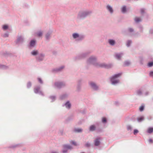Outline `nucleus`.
I'll return each mask as SVG.
<instances>
[{
	"label": "nucleus",
	"instance_id": "nucleus-1",
	"mask_svg": "<svg viewBox=\"0 0 153 153\" xmlns=\"http://www.w3.org/2000/svg\"><path fill=\"white\" fill-rule=\"evenodd\" d=\"M92 13L91 10H81L78 14L77 18L79 19H83L91 14Z\"/></svg>",
	"mask_w": 153,
	"mask_h": 153
},
{
	"label": "nucleus",
	"instance_id": "nucleus-2",
	"mask_svg": "<svg viewBox=\"0 0 153 153\" xmlns=\"http://www.w3.org/2000/svg\"><path fill=\"white\" fill-rule=\"evenodd\" d=\"M122 75V73L115 74L110 78L111 83L114 85H116L120 83V80L118 78Z\"/></svg>",
	"mask_w": 153,
	"mask_h": 153
},
{
	"label": "nucleus",
	"instance_id": "nucleus-3",
	"mask_svg": "<svg viewBox=\"0 0 153 153\" xmlns=\"http://www.w3.org/2000/svg\"><path fill=\"white\" fill-rule=\"evenodd\" d=\"M97 57L94 56H90L87 60V63L88 64H92L98 67V64L100 63L97 62Z\"/></svg>",
	"mask_w": 153,
	"mask_h": 153
},
{
	"label": "nucleus",
	"instance_id": "nucleus-4",
	"mask_svg": "<svg viewBox=\"0 0 153 153\" xmlns=\"http://www.w3.org/2000/svg\"><path fill=\"white\" fill-rule=\"evenodd\" d=\"M66 85L65 82L58 81L54 83L53 86L55 88L60 89L66 86Z\"/></svg>",
	"mask_w": 153,
	"mask_h": 153
},
{
	"label": "nucleus",
	"instance_id": "nucleus-5",
	"mask_svg": "<svg viewBox=\"0 0 153 153\" xmlns=\"http://www.w3.org/2000/svg\"><path fill=\"white\" fill-rule=\"evenodd\" d=\"M100 125V123H96L95 125H91L89 128V131H96L97 132H101L102 130L101 128H99L98 127Z\"/></svg>",
	"mask_w": 153,
	"mask_h": 153
},
{
	"label": "nucleus",
	"instance_id": "nucleus-6",
	"mask_svg": "<svg viewBox=\"0 0 153 153\" xmlns=\"http://www.w3.org/2000/svg\"><path fill=\"white\" fill-rule=\"evenodd\" d=\"M73 38L77 41L83 40L85 37L84 35L77 33H74L72 34Z\"/></svg>",
	"mask_w": 153,
	"mask_h": 153
},
{
	"label": "nucleus",
	"instance_id": "nucleus-7",
	"mask_svg": "<svg viewBox=\"0 0 153 153\" xmlns=\"http://www.w3.org/2000/svg\"><path fill=\"white\" fill-rule=\"evenodd\" d=\"M91 53V52L90 51H87L81 53L77 55L75 59L76 60L84 59L87 56Z\"/></svg>",
	"mask_w": 153,
	"mask_h": 153
},
{
	"label": "nucleus",
	"instance_id": "nucleus-8",
	"mask_svg": "<svg viewBox=\"0 0 153 153\" xmlns=\"http://www.w3.org/2000/svg\"><path fill=\"white\" fill-rule=\"evenodd\" d=\"M45 57V54L44 53H40L36 57V61L38 62H40L43 61Z\"/></svg>",
	"mask_w": 153,
	"mask_h": 153
},
{
	"label": "nucleus",
	"instance_id": "nucleus-9",
	"mask_svg": "<svg viewBox=\"0 0 153 153\" xmlns=\"http://www.w3.org/2000/svg\"><path fill=\"white\" fill-rule=\"evenodd\" d=\"M98 65V67L105 68L107 69L111 68L113 66V65L112 63L106 64L105 63H99Z\"/></svg>",
	"mask_w": 153,
	"mask_h": 153
},
{
	"label": "nucleus",
	"instance_id": "nucleus-10",
	"mask_svg": "<svg viewBox=\"0 0 153 153\" xmlns=\"http://www.w3.org/2000/svg\"><path fill=\"white\" fill-rule=\"evenodd\" d=\"M63 149L62 153H68V150H71L73 149L72 146L69 145L65 144L63 146Z\"/></svg>",
	"mask_w": 153,
	"mask_h": 153
},
{
	"label": "nucleus",
	"instance_id": "nucleus-11",
	"mask_svg": "<svg viewBox=\"0 0 153 153\" xmlns=\"http://www.w3.org/2000/svg\"><path fill=\"white\" fill-rule=\"evenodd\" d=\"M90 87L94 90L97 91L99 90V86L96 83L93 81H90L88 83Z\"/></svg>",
	"mask_w": 153,
	"mask_h": 153
},
{
	"label": "nucleus",
	"instance_id": "nucleus-12",
	"mask_svg": "<svg viewBox=\"0 0 153 153\" xmlns=\"http://www.w3.org/2000/svg\"><path fill=\"white\" fill-rule=\"evenodd\" d=\"M24 41V38L23 36H18L16 41V44L19 45L22 43Z\"/></svg>",
	"mask_w": 153,
	"mask_h": 153
},
{
	"label": "nucleus",
	"instance_id": "nucleus-13",
	"mask_svg": "<svg viewBox=\"0 0 153 153\" xmlns=\"http://www.w3.org/2000/svg\"><path fill=\"white\" fill-rule=\"evenodd\" d=\"M40 86H37L36 87L34 88V92L36 94H39L40 95L42 96H44L43 92L40 91Z\"/></svg>",
	"mask_w": 153,
	"mask_h": 153
},
{
	"label": "nucleus",
	"instance_id": "nucleus-14",
	"mask_svg": "<svg viewBox=\"0 0 153 153\" xmlns=\"http://www.w3.org/2000/svg\"><path fill=\"white\" fill-rule=\"evenodd\" d=\"M124 53L120 52L119 53H116L115 54V58L118 60H121V58L124 55Z\"/></svg>",
	"mask_w": 153,
	"mask_h": 153
},
{
	"label": "nucleus",
	"instance_id": "nucleus-15",
	"mask_svg": "<svg viewBox=\"0 0 153 153\" xmlns=\"http://www.w3.org/2000/svg\"><path fill=\"white\" fill-rule=\"evenodd\" d=\"M40 53L39 51L37 49H34L32 50L30 52L31 55L36 57Z\"/></svg>",
	"mask_w": 153,
	"mask_h": 153
},
{
	"label": "nucleus",
	"instance_id": "nucleus-16",
	"mask_svg": "<svg viewBox=\"0 0 153 153\" xmlns=\"http://www.w3.org/2000/svg\"><path fill=\"white\" fill-rule=\"evenodd\" d=\"M52 33V31H49L46 33L45 34V38L48 41L50 39Z\"/></svg>",
	"mask_w": 153,
	"mask_h": 153
},
{
	"label": "nucleus",
	"instance_id": "nucleus-17",
	"mask_svg": "<svg viewBox=\"0 0 153 153\" xmlns=\"http://www.w3.org/2000/svg\"><path fill=\"white\" fill-rule=\"evenodd\" d=\"M71 104L69 101H67L65 103L63 104L62 105L63 107L65 106V108L68 110L71 109Z\"/></svg>",
	"mask_w": 153,
	"mask_h": 153
},
{
	"label": "nucleus",
	"instance_id": "nucleus-18",
	"mask_svg": "<svg viewBox=\"0 0 153 153\" xmlns=\"http://www.w3.org/2000/svg\"><path fill=\"white\" fill-rule=\"evenodd\" d=\"M101 138L100 137L97 138L94 140V145L95 146H98L100 145Z\"/></svg>",
	"mask_w": 153,
	"mask_h": 153
},
{
	"label": "nucleus",
	"instance_id": "nucleus-19",
	"mask_svg": "<svg viewBox=\"0 0 153 153\" xmlns=\"http://www.w3.org/2000/svg\"><path fill=\"white\" fill-rule=\"evenodd\" d=\"M36 41L35 40H32L29 42V46L30 48H33L36 45Z\"/></svg>",
	"mask_w": 153,
	"mask_h": 153
},
{
	"label": "nucleus",
	"instance_id": "nucleus-20",
	"mask_svg": "<svg viewBox=\"0 0 153 153\" xmlns=\"http://www.w3.org/2000/svg\"><path fill=\"white\" fill-rule=\"evenodd\" d=\"M108 42L109 45L112 46H114L116 44L115 41L113 39H109Z\"/></svg>",
	"mask_w": 153,
	"mask_h": 153
},
{
	"label": "nucleus",
	"instance_id": "nucleus-21",
	"mask_svg": "<svg viewBox=\"0 0 153 153\" xmlns=\"http://www.w3.org/2000/svg\"><path fill=\"white\" fill-rule=\"evenodd\" d=\"M68 95L66 94H64L61 95L59 97V99L61 100H64L67 97Z\"/></svg>",
	"mask_w": 153,
	"mask_h": 153
},
{
	"label": "nucleus",
	"instance_id": "nucleus-22",
	"mask_svg": "<svg viewBox=\"0 0 153 153\" xmlns=\"http://www.w3.org/2000/svg\"><path fill=\"white\" fill-rule=\"evenodd\" d=\"M36 35L38 37H40L42 36L43 34V32L41 30L38 31L36 33Z\"/></svg>",
	"mask_w": 153,
	"mask_h": 153
},
{
	"label": "nucleus",
	"instance_id": "nucleus-23",
	"mask_svg": "<svg viewBox=\"0 0 153 153\" xmlns=\"http://www.w3.org/2000/svg\"><path fill=\"white\" fill-rule=\"evenodd\" d=\"M49 98L51 100V102H52L55 101L56 99V96H55L53 95L50 96L49 97Z\"/></svg>",
	"mask_w": 153,
	"mask_h": 153
},
{
	"label": "nucleus",
	"instance_id": "nucleus-24",
	"mask_svg": "<svg viewBox=\"0 0 153 153\" xmlns=\"http://www.w3.org/2000/svg\"><path fill=\"white\" fill-rule=\"evenodd\" d=\"M65 67L64 65H62L57 68L58 72L62 71L65 68Z\"/></svg>",
	"mask_w": 153,
	"mask_h": 153
},
{
	"label": "nucleus",
	"instance_id": "nucleus-25",
	"mask_svg": "<svg viewBox=\"0 0 153 153\" xmlns=\"http://www.w3.org/2000/svg\"><path fill=\"white\" fill-rule=\"evenodd\" d=\"M65 67L64 65H62L57 68L58 72L62 71L65 68Z\"/></svg>",
	"mask_w": 153,
	"mask_h": 153
},
{
	"label": "nucleus",
	"instance_id": "nucleus-26",
	"mask_svg": "<svg viewBox=\"0 0 153 153\" xmlns=\"http://www.w3.org/2000/svg\"><path fill=\"white\" fill-rule=\"evenodd\" d=\"M144 118L143 116L138 117L137 118V120L138 122H141L144 120Z\"/></svg>",
	"mask_w": 153,
	"mask_h": 153
},
{
	"label": "nucleus",
	"instance_id": "nucleus-27",
	"mask_svg": "<svg viewBox=\"0 0 153 153\" xmlns=\"http://www.w3.org/2000/svg\"><path fill=\"white\" fill-rule=\"evenodd\" d=\"M132 42V41L131 40H128L127 42L126 43V45L127 47H129L130 46Z\"/></svg>",
	"mask_w": 153,
	"mask_h": 153
},
{
	"label": "nucleus",
	"instance_id": "nucleus-28",
	"mask_svg": "<svg viewBox=\"0 0 153 153\" xmlns=\"http://www.w3.org/2000/svg\"><path fill=\"white\" fill-rule=\"evenodd\" d=\"M51 71L52 73H56L58 72L57 68L52 69Z\"/></svg>",
	"mask_w": 153,
	"mask_h": 153
},
{
	"label": "nucleus",
	"instance_id": "nucleus-29",
	"mask_svg": "<svg viewBox=\"0 0 153 153\" xmlns=\"http://www.w3.org/2000/svg\"><path fill=\"white\" fill-rule=\"evenodd\" d=\"M74 131L78 133L81 132L82 131V129L81 128H75Z\"/></svg>",
	"mask_w": 153,
	"mask_h": 153
},
{
	"label": "nucleus",
	"instance_id": "nucleus-30",
	"mask_svg": "<svg viewBox=\"0 0 153 153\" xmlns=\"http://www.w3.org/2000/svg\"><path fill=\"white\" fill-rule=\"evenodd\" d=\"M133 127L130 125H128L127 126V128L128 131H131L133 129Z\"/></svg>",
	"mask_w": 153,
	"mask_h": 153
},
{
	"label": "nucleus",
	"instance_id": "nucleus-31",
	"mask_svg": "<svg viewBox=\"0 0 153 153\" xmlns=\"http://www.w3.org/2000/svg\"><path fill=\"white\" fill-rule=\"evenodd\" d=\"M147 132L149 134H151L153 132V128H149L147 131Z\"/></svg>",
	"mask_w": 153,
	"mask_h": 153
},
{
	"label": "nucleus",
	"instance_id": "nucleus-32",
	"mask_svg": "<svg viewBox=\"0 0 153 153\" xmlns=\"http://www.w3.org/2000/svg\"><path fill=\"white\" fill-rule=\"evenodd\" d=\"M130 64V62L129 61H126L124 62V66H128Z\"/></svg>",
	"mask_w": 153,
	"mask_h": 153
},
{
	"label": "nucleus",
	"instance_id": "nucleus-33",
	"mask_svg": "<svg viewBox=\"0 0 153 153\" xmlns=\"http://www.w3.org/2000/svg\"><path fill=\"white\" fill-rule=\"evenodd\" d=\"M0 68L4 69H6L8 68V67L4 65L0 64Z\"/></svg>",
	"mask_w": 153,
	"mask_h": 153
},
{
	"label": "nucleus",
	"instance_id": "nucleus-34",
	"mask_svg": "<svg viewBox=\"0 0 153 153\" xmlns=\"http://www.w3.org/2000/svg\"><path fill=\"white\" fill-rule=\"evenodd\" d=\"M81 88V85L77 84L76 86V90L77 91H80Z\"/></svg>",
	"mask_w": 153,
	"mask_h": 153
},
{
	"label": "nucleus",
	"instance_id": "nucleus-35",
	"mask_svg": "<svg viewBox=\"0 0 153 153\" xmlns=\"http://www.w3.org/2000/svg\"><path fill=\"white\" fill-rule=\"evenodd\" d=\"M137 94L139 96L141 95L142 94V91L141 89L138 90L137 92Z\"/></svg>",
	"mask_w": 153,
	"mask_h": 153
},
{
	"label": "nucleus",
	"instance_id": "nucleus-36",
	"mask_svg": "<svg viewBox=\"0 0 153 153\" xmlns=\"http://www.w3.org/2000/svg\"><path fill=\"white\" fill-rule=\"evenodd\" d=\"M127 30L128 32L131 33H132L134 32V29L133 28L131 27L128 28V29Z\"/></svg>",
	"mask_w": 153,
	"mask_h": 153
},
{
	"label": "nucleus",
	"instance_id": "nucleus-37",
	"mask_svg": "<svg viewBox=\"0 0 153 153\" xmlns=\"http://www.w3.org/2000/svg\"><path fill=\"white\" fill-rule=\"evenodd\" d=\"M134 20L136 23H138L141 21V19L140 18L138 17L135 18Z\"/></svg>",
	"mask_w": 153,
	"mask_h": 153
},
{
	"label": "nucleus",
	"instance_id": "nucleus-38",
	"mask_svg": "<svg viewBox=\"0 0 153 153\" xmlns=\"http://www.w3.org/2000/svg\"><path fill=\"white\" fill-rule=\"evenodd\" d=\"M82 80V79H79L77 81V84L81 85Z\"/></svg>",
	"mask_w": 153,
	"mask_h": 153
},
{
	"label": "nucleus",
	"instance_id": "nucleus-39",
	"mask_svg": "<svg viewBox=\"0 0 153 153\" xmlns=\"http://www.w3.org/2000/svg\"><path fill=\"white\" fill-rule=\"evenodd\" d=\"M39 82L41 84H43V81L42 79L40 78L39 77L37 78Z\"/></svg>",
	"mask_w": 153,
	"mask_h": 153
},
{
	"label": "nucleus",
	"instance_id": "nucleus-40",
	"mask_svg": "<svg viewBox=\"0 0 153 153\" xmlns=\"http://www.w3.org/2000/svg\"><path fill=\"white\" fill-rule=\"evenodd\" d=\"M107 120L105 117H103L102 119V122L103 123H105L107 122Z\"/></svg>",
	"mask_w": 153,
	"mask_h": 153
},
{
	"label": "nucleus",
	"instance_id": "nucleus-41",
	"mask_svg": "<svg viewBox=\"0 0 153 153\" xmlns=\"http://www.w3.org/2000/svg\"><path fill=\"white\" fill-rule=\"evenodd\" d=\"M31 83L30 82H28L27 84V88H30L31 87Z\"/></svg>",
	"mask_w": 153,
	"mask_h": 153
},
{
	"label": "nucleus",
	"instance_id": "nucleus-42",
	"mask_svg": "<svg viewBox=\"0 0 153 153\" xmlns=\"http://www.w3.org/2000/svg\"><path fill=\"white\" fill-rule=\"evenodd\" d=\"M19 144H16V145H12L10 147L11 148H14L17 147H19Z\"/></svg>",
	"mask_w": 153,
	"mask_h": 153
},
{
	"label": "nucleus",
	"instance_id": "nucleus-43",
	"mask_svg": "<svg viewBox=\"0 0 153 153\" xmlns=\"http://www.w3.org/2000/svg\"><path fill=\"white\" fill-rule=\"evenodd\" d=\"M9 35V33H5L2 36L6 38L8 37Z\"/></svg>",
	"mask_w": 153,
	"mask_h": 153
},
{
	"label": "nucleus",
	"instance_id": "nucleus-44",
	"mask_svg": "<svg viewBox=\"0 0 153 153\" xmlns=\"http://www.w3.org/2000/svg\"><path fill=\"white\" fill-rule=\"evenodd\" d=\"M70 143L75 146H77V144L76 142L74 141H70Z\"/></svg>",
	"mask_w": 153,
	"mask_h": 153
},
{
	"label": "nucleus",
	"instance_id": "nucleus-45",
	"mask_svg": "<svg viewBox=\"0 0 153 153\" xmlns=\"http://www.w3.org/2000/svg\"><path fill=\"white\" fill-rule=\"evenodd\" d=\"M2 28L4 30H6L8 28V26L6 25H4L2 27Z\"/></svg>",
	"mask_w": 153,
	"mask_h": 153
},
{
	"label": "nucleus",
	"instance_id": "nucleus-46",
	"mask_svg": "<svg viewBox=\"0 0 153 153\" xmlns=\"http://www.w3.org/2000/svg\"><path fill=\"white\" fill-rule=\"evenodd\" d=\"M85 147H87L89 148L91 144L89 142H87L85 144Z\"/></svg>",
	"mask_w": 153,
	"mask_h": 153
},
{
	"label": "nucleus",
	"instance_id": "nucleus-47",
	"mask_svg": "<svg viewBox=\"0 0 153 153\" xmlns=\"http://www.w3.org/2000/svg\"><path fill=\"white\" fill-rule=\"evenodd\" d=\"M148 66L149 67H152L153 66V62H149L148 63Z\"/></svg>",
	"mask_w": 153,
	"mask_h": 153
},
{
	"label": "nucleus",
	"instance_id": "nucleus-48",
	"mask_svg": "<svg viewBox=\"0 0 153 153\" xmlns=\"http://www.w3.org/2000/svg\"><path fill=\"white\" fill-rule=\"evenodd\" d=\"M139 132V131L138 130L136 129H134V135L136 134H137Z\"/></svg>",
	"mask_w": 153,
	"mask_h": 153
},
{
	"label": "nucleus",
	"instance_id": "nucleus-49",
	"mask_svg": "<svg viewBox=\"0 0 153 153\" xmlns=\"http://www.w3.org/2000/svg\"><path fill=\"white\" fill-rule=\"evenodd\" d=\"M106 8L107 10H113L112 7L109 5L106 6Z\"/></svg>",
	"mask_w": 153,
	"mask_h": 153
},
{
	"label": "nucleus",
	"instance_id": "nucleus-50",
	"mask_svg": "<svg viewBox=\"0 0 153 153\" xmlns=\"http://www.w3.org/2000/svg\"><path fill=\"white\" fill-rule=\"evenodd\" d=\"M144 108V106H141L140 107L139 110L140 111H142L143 110Z\"/></svg>",
	"mask_w": 153,
	"mask_h": 153
},
{
	"label": "nucleus",
	"instance_id": "nucleus-51",
	"mask_svg": "<svg viewBox=\"0 0 153 153\" xmlns=\"http://www.w3.org/2000/svg\"><path fill=\"white\" fill-rule=\"evenodd\" d=\"M128 10H121V13L123 14L126 13H128Z\"/></svg>",
	"mask_w": 153,
	"mask_h": 153
},
{
	"label": "nucleus",
	"instance_id": "nucleus-52",
	"mask_svg": "<svg viewBox=\"0 0 153 153\" xmlns=\"http://www.w3.org/2000/svg\"><path fill=\"white\" fill-rule=\"evenodd\" d=\"M149 34H152L153 33V29H151L149 31Z\"/></svg>",
	"mask_w": 153,
	"mask_h": 153
},
{
	"label": "nucleus",
	"instance_id": "nucleus-53",
	"mask_svg": "<svg viewBox=\"0 0 153 153\" xmlns=\"http://www.w3.org/2000/svg\"><path fill=\"white\" fill-rule=\"evenodd\" d=\"M149 76L151 77H153V71H151L149 74Z\"/></svg>",
	"mask_w": 153,
	"mask_h": 153
},
{
	"label": "nucleus",
	"instance_id": "nucleus-54",
	"mask_svg": "<svg viewBox=\"0 0 153 153\" xmlns=\"http://www.w3.org/2000/svg\"><path fill=\"white\" fill-rule=\"evenodd\" d=\"M149 94V92L148 91H146L143 94V95L144 96H147Z\"/></svg>",
	"mask_w": 153,
	"mask_h": 153
},
{
	"label": "nucleus",
	"instance_id": "nucleus-55",
	"mask_svg": "<svg viewBox=\"0 0 153 153\" xmlns=\"http://www.w3.org/2000/svg\"><path fill=\"white\" fill-rule=\"evenodd\" d=\"M121 10H126V6L125 5L123 6Z\"/></svg>",
	"mask_w": 153,
	"mask_h": 153
},
{
	"label": "nucleus",
	"instance_id": "nucleus-56",
	"mask_svg": "<svg viewBox=\"0 0 153 153\" xmlns=\"http://www.w3.org/2000/svg\"><path fill=\"white\" fill-rule=\"evenodd\" d=\"M149 142L150 143H153V140L151 139H150L149 140Z\"/></svg>",
	"mask_w": 153,
	"mask_h": 153
},
{
	"label": "nucleus",
	"instance_id": "nucleus-57",
	"mask_svg": "<svg viewBox=\"0 0 153 153\" xmlns=\"http://www.w3.org/2000/svg\"><path fill=\"white\" fill-rule=\"evenodd\" d=\"M108 11L111 14H112L113 13V10H108Z\"/></svg>",
	"mask_w": 153,
	"mask_h": 153
},
{
	"label": "nucleus",
	"instance_id": "nucleus-58",
	"mask_svg": "<svg viewBox=\"0 0 153 153\" xmlns=\"http://www.w3.org/2000/svg\"><path fill=\"white\" fill-rule=\"evenodd\" d=\"M145 10H141V13L142 14H143L144 13Z\"/></svg>",
	"mask_w": 153,
	"mask_h": 153
},
{
	"label": "nucleus",
	"instance_id": "nucleus-59",
	"mask_svg": "<svg viewBox=\"0 0 153 153\" xmlns=\"http://www.w3.org/2000/svg\"><path fill=\"white\" fill-rule=\"evenodd\" d=\"M51 153H59L57 152L53 151V152H51Z\"/></svg>",
	"mask_w": 153,
	"mask_h": 153
},
{
	"label": "nucleus",
	"instance_id": "nucleus-60",
	"mask_svg": "<svg viewBox=\"0 0 153 153\" xmlns=\"http://www.w3.org/2000/svg\"><path fill=\"white\" fill-rule=\"evenodd\" d=\"M140 29L141 30H142V28H143L142 27H141V26H140Z\"/></svg>",
	"mask_w": 153,
	"mask_h": 153
},
{
	"label": "nucleus",
	"instance_id": "nucleus-61",
	"mask_svg": "<svg viewBox=\"0 0 153 153\" xmlns=\"http://www.w3.org/2000/svg\"><path fill=\"white\" fill-rule=\"evenodd\" d=\"M140 10H145V9L144 8H141Z\"/></svg>",
	"mask_w": 153,
	"mask_h": 153
}]
</instances>
